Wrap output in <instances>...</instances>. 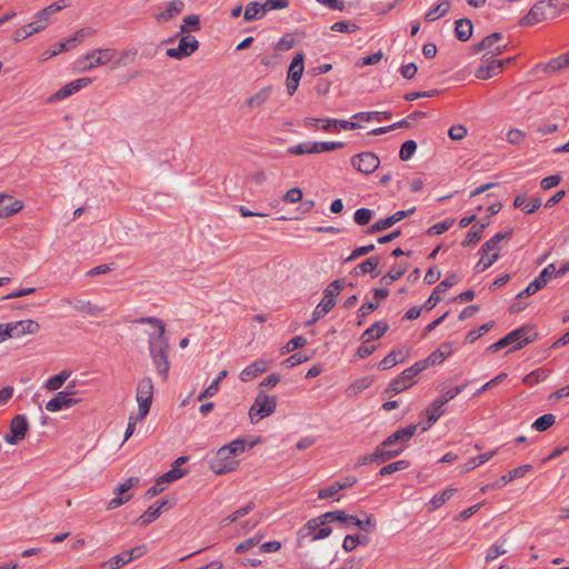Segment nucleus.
<instances>
[{
    "label": "nucleus",
    "mask_w": 569,
    "mask_h": 569,
    "mask_svg": "<svg viewBox=\"0 0 569 569\" xmlns=\"http://www.w3.org/2000/svg\"><path fill=\"white\" fill-rule=\"evenodd\" d=\"M167 505V501L156 502L150 506L143 515L138 519L141 526H147L153 522L161 513V509Z\"/></svg>",
    "instance_id": "obj_35"
},
{
    "label": "nucleus",
    "mask_w": 569,
    "mask_h": 569,
    "mask_svg": "<svg viewBox=\"0 0 569 569\" xmlns=\"http://www.w3.org/2000/svg\"><path fill=\"white\" fill-rule=\"evenodd\" d=\"M547 378V373L543 370H533L523 378V383L533 386Z\"/></svg>",
    "instance_id": "obj_63"
},
{
    "label": "nucleus",
    "mask_w": 569,
    "mask_h": 569,
    "mask_svg": "<svg viewBox=\"0 0 569 569\" xmlns=\"http://www.w3.org/2000/svg\"><path fill=\"white\" fill-rule=\"evenodd\" d=\"M547 17L543 12V2H537L530 11L521 18L520 26L522 27H531L535 26L542 20H545Z\"/></svg>",
    "instance_id": "obj_27"
},
{
    "label": "nucleus",
    "mask_w": 569,
    "mask_h": 569,
    "mask_svg": "<svg viewBox=\"0 0 569 569\" xmlns=\"http://www.w3.org/2000/svg\"><path fill=\"white\" fill-rule=\"evenodd\" d=\"M183 7L184 4L182 0H172L162 11L156 14V19L159 22L170 21L182 12Z\"/></svg>",
    "instance_id": "obj_26"
},
{
    "label": "nucleus",
    "mask_w": 569,
    "mask_h": 569,
    "mask_svg": "<svg viewBox=\"0 0 569 569\" xmlns=\"http://www.w3.org/2000/svg\"><path fill=\"white\" fill-rule=\"evenodd\" d=\"M389 326L387 322L377 321L362 333L361 339L363 342H368L372 339H379L387 332Z\"/></svg>",
    "instance_id": "obj_33"
},
{
    "label": "nucleus",
    "mask_w": 569,
    "mask_h": 569,
    "mask_svg": "<svg viewBox=\"0 0 569 569\" xmlns=\"http://www.w3.org/2000/svg\"><path fill=\"white\" fill-rule=\"evenodd\" d=\"M209 466L216 475H223L236 470L239 466V461L230 453V450L223 446L216 452Z\"/></svg>",
    "instance_id": "obj_8"
},
{
    "label": "nucleus",
    "mask_w": 569,
    "mask_h": 569,
    "mask_svg": "<svg viewBox=\"0 0 569 569\" xmlns=\"http://www.w3.org/2000/svg\"><path fill=\"white\" fill-rule=\"evenodd\" d=\"M423 371V365L418 363V361L411 367L405 369L397 378H395L389 387L386 389V393L389 397H393L395 395L407 390L413 385V378Z\"/></svg>",
    "instance_id": "obj_6"
},
{
    "label": "nucleus",
    "mask_w": 569,
    "mask_h": 569,
    "mask_svg": "<svg viewBox=\"0 0 569 569\" xmlns=\"http://www.w3.org/2000/svg\"><path fill=\"white\" fill-rule=\"evenodd\" d=\"M567 67H569V51L546 63H538L536 69L546 73H552Z\"/></svg>",
    "instance_id": "obj_25"
},
{
    "label": "nucleus",
    "mask_w": 569,
    "mask_h": 569,
    "mask_svg": "<svg viewBox=\"0 0 569 569\" xmlns=\"http://www.w3.org/2000/svg\"><path fill=\"white\" fill-rule=\"evenodd\" d=\"M270 94H271V87L262 88L258 92L252 94L247 100L246 103H247V106L249 108H252V109L261 108L267 102V100L269 99Z\"/></svg>",
    "instance_id": "obj_40"
},
{
    "label": "nucleus",
    "mask_w": 569,
    "mask_h": 569,
    "mask_svg": "<svg viewBox=\"0 0 569 569\" xmlns=\"http://www.w3.org/2000/svg\"><path fill=\"white\" fill-rule=\"evenodd\" d=\"M416 150L417 143L413 140H407L400 148L399 157L401 160L407 161L413 156Z\"/></svg>",
    "instance_id": "obj_59"
},
{
    "label": "nucleus",
    "mask_w": 569,
    "mask_h": 569,
    "mask_svg": "<svg viewBox=\"0 0 569 569\" xmlns=\"http://www.w3.org/2000/svg\"><path fill=\"white\" fill-rule=\"evenodd\" d=\"M350 162L356 170L366 174L372 173L380 164L378 156L370 151L353 156Z\"/></svg>",
    "instance_id": "obj_12"
},
{
    "label": "nucleus",
    "mask_w": 569,
    "mask_h": 569,
    "mask_svg": "<svg viewBox=\"0 0 569 569\" xmlns=\"http://www.w3.org/2000/svg\"><path fill=\"white\" fill-rule=\"evenodd\" d=\"M390 446H386L385 441L379 445L376 450L372 452L375 462L382 463L389 459H392L401 453V448L398 450H389Z\"/></svg>",
    "instance_id": "obj_36"
},
{
    "label": "nucleus",
    "mask_w": 569,
    "mask_h": 569,
    "mask_svg": "<svg viewBox=\"0 0 569 569\" xmlns=\"http://www.w3.org/2000/svg\"><path fill=\"white\" fill-rule=\"evenodd\" d=\"M116 58V50L114 49H94L86 54L79 57L76 60V67L78 70L86 72L90 71L94 68H98L100 66L108 64L110 62H113Z\"/></svg>",
    "instance_id": "obj_2"
},
{
    "label": "nucleus",
    "mask_w": 569,
    "mask_h": 569,
    "mask_svg": "<svg viewBox=\"0 0 569 569\" xmlns=\"http://www.w3.org/2000/svg\"><path fill=\"white\" fill-rule=\"evenodd\" d=\"M419 425H409L405 428H401L390 435L386 440V446H398V448H401V452L405 450L407 443L410 441V439L416 435L418 430Z\"/></svg>",
    "instance_id": "obj_16"
},
{
    "label": "nucleus",
    "mask_w": 569,
    "mask_h": 569,
    "mask_svg": "<svg viewBox=\"0 0 569 569\" xmlns=\"http://www.w3.org/2000/svg\"><path fill=\"white\" fill-rule=\"evenodd\" d=\"M187 473H188L187 469H181V468H178L177 466L172 465V468L168 472L163 473L160 477L161 482H164L166 485H168L172 481H176V480L182 478Z\"/></svg>",
    "instance_id": "obj_54"
},
{
    "label": "nucleus",
    "mask_w": 569,
    "mask_h": 569,
    "mask_svg": "<svg viewBox=\"0 0 569 569\" xmlns=\"http://www.w3.org/2000/svg\"><path fill=\"white\" fill-rule=\"evenodd\" d=\"M10 327L13 338H20L24 335H34L40 330V325L31 319L10 322Z\"/></svg>",
    "instance_id": "obj_23"
},
{
    "label": "nucleus",
    "mask_w": 569,
    "mask_h": 569,
    "mask_svg": "<svg viewBox=\"0 0 569 569\" xmlns=\"http://www.w3.org/2000/svg\"><path fill=\"white\" fill-rule=\"evenodd\" d=\"M555 422L556 417L552 413H546L535 420V422L532 423V428L536 429L537 431L542 432L549 429L551 426H553Z\"/></svg>",
    "instance_id": "obj_49"
},
{
    "label": "nucleus",
    "mask_w": 569,
    "mask_h": 569,
    "mask_svg": "<svg viewBox=\"0 0 569 569\" xmlns=\"http://www.w3.org/2000/svg\"><path fill=\"white\" fill-rule=\"evenodd\" d=\"M472 29L473 27L469 19H459L456 21L455 32L456 37L460 41L469 40L470 37L472 36Z\"/></svg>",
    "instance_id": "obj_41"
},
{
    "label": "nucleus",
    "mask_w": 569,
    "mask_h": 569,
    "mask_svg": "<svg viewBox=\"0 0 569 569\" xmlns=\"http://www.w3.org/2000/svg\"><path fill=\"white\" fill-rule=\"evenodd\" d=\"M451 353V347L449 345H442L433 352H431L425 360L418 361V363L423 365V370H426L429 366H435L441 363Z\"/></svg>",
    "instance_id": "obj_28"
},
{
    "label": "nucleus",
    "mask_w": 569,
    "mask_h": 569,
    "mask_svg": "<svg viewBox=\"0 0 569 569\" xmlns=\"http://www.w3.org/2000/svg\"><path fill=\"white\" fill-rule=\"evenodd\" d=\"M303 60L305 54L302 52H298L290 62L287 77L293 79L295 81H300L305 69Z\"/></svg>",
    "instance_id": "obj_38"
},
{
    "label": "nucleus",
    "mask_w": 569,
    "mask_h": 569,
    "mask_svg": "<svg viewBox=\"0 0 569 569\" xmlns=\"http://www.w3.org/2000/svg\"><path fill=\"white\" fill-rule=\"evenodd\" d=\"M318 122H322V130L329 131L332 128H339L343 130H355L359 126L357 122L348 121V120H337V119H318V118H306L305 126H316Z\"/></svg>",
    "instance_id": "obj_18"
},
{
    "label": "nucleus",
    "mask_w": 569,
    "mask_h": 569,
    "mask_svg": "<svg viewBox=\"0 0 569 569\" xmlns=\"http://www.w3.org/2000/svg\"><path fill=\"white\" fill-rule=\"evenodd\" d=\"M408 467H409V462L407 460H398V461H395V462L383 466L380 469L379 475L380 476L391 475L393 472L405 470Z\"/></svg>",
    "instance_id": "obj_55"
},
{
    "label": "nucleus",
    "mask_w": 569,
    "mask_h": 569,
    "mask_svg": "<svg viewBox=\"0 0 569 569\" xmlns=\"http://www.w3.org/2000/svg\"><path fill=\"white\" fill-rule=\"evenodd\" d=\"M66 7H68V1L67 0H59L48 7H46L44 9H42L41 11H39L37 14H36V20H42L43 22H46V27L50 23L49 22V17L61 11L62 9H64Z\"/></svg>",
    "instance_id": "obj_34"
},
{
    "label": "nucleus",
    "mask_w": 569,
    "mask_h": 569,
    "mask_svg": "<svg viewBox=\"0 0 569 569\" xmlns=\"http://www.w3.org/2000/svg\"><path fill=\"white\" fill-rule=\"evenodd\" d=\"M72 49L71 46L68 43V39L66 41L59 42L53 46L51 50H47L42 53V60H49L56 56H58L61 52L68 51Z\"/></svg>",
    "instance_id": "obj_57"
},
{
    "label": "nucleus",
    "mask_w": 569,
    "mask_h": 569,
    "mask_svg": "<svg viewBox=\"0 0 569 569\" xmlns=\"http://www.w3.org/2000/svg\"><path fill=\"white\" fill-rule=\"evenodd\" d=\"M331 531V528L328 527L327 525L319 526L316 529H309L307 522L306 526L300 530V533L303 537H309L311 541H316L329 537Z\"/></svg>",
    "instance_id": "obj_39"
},
{
    "label": "nucleus",
    "mask_w": 569,
    "mask_h": 569,
    "mask_svg": "<svg viewBox=\"0 0 569 569\" xmlns=\"http://www.w3.org/2000/svg\"><path fill=\"white\" fill-rule=\"evenodd\" d=\"M262 538H263L262 535H256V536H253L251 538H248V539L243 540L242 542H240L236 547L234 551L237 553H242L244 551H248L249 549H251L254 546H257L261 541Z\"/></svg>",
    "instance_id": "obj_58"
},
{
    "label": "nucleus",
    "mask_w": 569,
    "mask_h": 569,
    "mask_svg": "<svg viewBox=\"0 0 569 569\" xmlns=\"http://www.w3.org/2000/svg\"><path fill=\"white\" fill-rule=\"evenodd\" d=\"M137 53L138 51L136 48H129L121 53L120 58L114 62V64L124 66L132 63L137 57Z\"/></svg>",
    "instance_id": "obj_61"
},
{
    "label": "nucleus",
    "mask_w": 569,
    "mask_h": 569,
    "mask_svg": "<svg viewBox=\"0 0 569 569\" xmlns=\"http://www.w3.org/2000/svg\"><path fill=\"white\" fill-rule=\"evenodd\" d=\"M46 28V22L42 20H34L22 28L18 29L13 34V41L19 42L28 37L43 30Z\"/></svg>",
    "instance_id": "obj_29"
},
{
    "label": "nucleus",
    "mask_w": 569,
    "mask_h": 569,
    "mask_svg": "<svg viewBox=\"0 0 569 569\" xmlns=\"http://www.w3.org/2000/svg\"><path fill=\"white\" fill-rule=\"evenodd\" d=\"M72 392L60 391L46 405L49 412H57L63 409H69L77 403V399L71 397Z\"/></svg>",
    "instance_id": "obj_21"
},
{
    "label": "nucleus",
    "mask_w": 569,
    "mask_h": 569,
    "mask_svg": "<svg viewBox=\"0 0 569 569\" xmlns=\"http://www.w3.org/2000/svg\"><path fill=\"white\" fill-rule=\"evenodd\" d=\"M90 83H91L90 78H80L74 81H71V82L67 83L66 86H63L62 88H60L51 97L50 101L63 100V99L68 98L69 96L78 92L80 89L89 86Z\"/></svg>",
    "instance_id": "obj_22"
},
{
    "label": "nucleus",
    "mask_w": 569,
    "mask_h": 569,
    "mask_svg": "<svg viewBox=\"0 0 569 569\" xmlns=\"http://www.w3.org/2000/svg\"><path fill=\"white\" fill-rule=\"evenodd\" d=\"M480 259L475 266V271L480 273L491 267L499 258L500 247H495L493 241H486L479 250Z\"/></svg>",
    "instance_id": "obj_11"
},
{
    "label": "nucleus",
    "mask_w": 569,
    "mask_h": 569,
    "mask_svg": "<svg viewBox=\"0 0 569 569\" xmlns=\"http://www.w3.org/2000/svg\"><path fill=\"white\" fill-rule=\"evenodd\" d=\"M266 13V6H263V3L252 1L248 3L243 13V19L246 21H253L261 19Z\"/></svg>",
    "instance_id": "obj_37"
},
{
    "label": "nucleus",
    "mask_w": 569,
    "mask_h": 569,
    "mask_svg": "<svg viewBox=\"0 0 569 569\" xmlns=\"http://www.w3.org/2000/svg\"><path fill=\"white\" fill-rule=\"evenodd\" d=\"M488 223H481L479 227L473 226L466 234L462 242L463 246H471L481 239V233Z\"/></svg>",
    "instance_id": "obj_51"
},
{
    "label": "nucleus",
    "mask_w": 569,
    "mask_h": 569,
    "mask_svg": "<svg viewBox=\"0 0 569 569\" xmlns=\"http://www.w3.org/2000/svg\"><path fill=\"white\" fill-rule=\"evenodd\" d=\"M555 272H556V266L553 263H549L547 267H545L542 269L540 274L527 286L526 289H523L522 291H520L517 295V298L521 299L525 296H530V295L536 293L538 290L543 288L551 280Z\"/></svg>",
    "instance_id": "obj_13"
},
{
    "label": "nucleus",
    "mask_w": 569,
    "mask_h": 569,
    "mask_svg": "<svg viewBox=\"0 0 569 569\" xmlns=\"http://www.w3.org/2000/svg\"><path fill=\"white\" fill-rule=\"evenodd\" d=\"M343 520H351L353 526L362 527V520L357 519L355 516L347 515L341 510H336V511L326 512L317 518L309 520L308 528L316 529L317 527L325 526L328 522H332V521H341L342 522Z\"/></svg>",
    "instance_id": "obj_10"
},
{
    "label": "nucleus",
    "mask_w": 569,
    "mask_h": 569,
    "mask_svg": "<svg viewBox=\"0 0 569 569\" xmlns=\"http://www.w3.org/2000/svg\"><path fill=\"white\" fill-rule=\"evenodd\" d=\"M403 360L401 351L389 352L378 365L379 369L387 370L396 366L398 362Z\"/></svg>",
    "instance_id": "obj_45"
},
{
    "label": "nucleus",
    "mask_w": 569,
    "mask_h": 569,
    "mask_svg": "<svg viewBox=\"0 0 569 569\" xmlns=\"http://www.w3.org/2000/svg\"><path fill=\"white\" fill-rule=\"evenodd\" d=\"M136 322L150 323L157 328V331L149 336V350L158 373L163 379H167L170 369L168 360L169 343L164 337L166 328L163 322L154 317L140 318Z\"/></svg>",
    "instance_id": "obj_1"
},
{
    "label": "nucleus",
    "mask_w": 569,
    "mask_h": 569,
    "mask_svg": "<svg viewBox=\"0 0 569 569\" xmlns=\"http://www.w3.org/2000/svg\"><path fill=\"white\" fill-rule=\"evenodd\" d=\"M29 425L24 415H17L10 423V432L3 439L9 445H17L24 439Z\"/></svg>",
    "instance_id": "obj_14"
},
{
    "label": "nucleus",
    "mask_w": 569,
    "mask_h": 569,
    "mask_svg": "<svg viewBox=\"0 0 569 569\" xmlns=\"http://www.w3.org/2000/svg\"><path fill=\"white\" fill-rule=\"evenodd\" d=\"M342 289V280H335L325 289L323 297L315 308L312 312V319L309 321V323L316 322L333 308L335 297L338 296Z\"/></svg>",
    "instance_id": "obj_4"
},
{
    "label": "nucleus",
    "mask_w": 569,
    "mask_h": 569,
    "mask_svg": "<svg viewBox=\"0 0 569 569\" xmlns=\"http://www.w3.org/2000/svg\"><path fill=\"white\" fill-rule=\"evenodd\" d=\"M199 48L198 40L191 34H181L178 47L167 49L168 57L181 60L190 57Z\"/></svg>",
    "instance_id": "obj_9"
},
{
    "label": "nucleus",
    "mask_w": 569,
    "mask_h": 569,
    "mask_svg": "<svg viewBox=\"0 0 569 569\" xmlns=\"http://www.w3.org/2000/svg\"><path fill=\"white\" fill-rule=\"evenodd\" d=\"M277 408V399L264 392H259L249 410V418L252 423L272 415Z\"/></svg>",
    "instance_id": "obj_5"
},
{
    "label": "nucleus",
    "mask_w": 569,
    "mask_h": 569,
    "mask_svg": "<svg viewBox=\"0 0 569 569\" xmlns=\"http://www.w3.org/2000/svg\"><path fill=\"white\" fill-rule=\"evenodd\" d=\"M306 343H307L306 338H303L301 336L293 337L282 348V353H288L296 349L302 348Z\"/></svg>",
    "instance_id": "obj_62"
},
{
    "label": "nucleus",
    "mask_w": 569,
    "mask_h": 569,
    "mask_svg": "<svg viewBox=\"0 0 569 569\" xmlns=\"http://www.w3.org/2000/svg\"><path fill=\"white\" fill-rule=\"evenodd\" d=\"M373 217V211L367 208H360L356 210L353 219L359 226L367 224Z\"/></svg>",
    "instance_id": "obj_60"
},
{
    "label": "nucleus",
    "mask_w": 569,
    "mask_h": 569,
    "mask_svg": "<svg viewBox=\"0 0 569 569\" xmlns=\"http://www.w3.org/2000/svg\"><path fill=\"white\" fill-rule=\"evenodd\" d=\"M61 305L69 306L76 311L84 312V313H87L89 316H93V317L99 316L100 313L103 312V308L92 303L89 300H83V299L64 298L61 300Z\"/></svg>",
    "instance_id": "obj_20"
},
{
    "label": "nucleus",
    "mask_w": 569,
    "mask_h": 569,
    "mask_svg": "<svg viewBox=\"0 0 569 569\" xmlns=\"http://www.w3.org/2000/svg\"><path fill=\"white\" fill-rule=\"evenodd\" d=\"M23 208V202L13 199L12 196L0 193V218L10 217Z\"/></svg>",
    "instance_id": "obj_24"
},
{
    "label": "nucleus",
    "mask_w": 569,
    "mask_h": 569,
    "mask_svg": "<svg viewBox=\"0 0 569 569\" xmlns=\"http://www.w3.org/2000/svg\"><path fill=\"white\" fill-rule=\"evenodd\" d=\"M456 492L455 488H448L441 491L438 495H435L429 501V509L431 511L440 508L443 503H446Z\"/></svg>",
    "instance_id": "obj_43"
},
{
    "label": "nucleus",
    "mask_w": 569,
    "mask_h": 569,
    "mask_svg": "<svg viewBox=\"0 0 569 569\" xmlns=\"http://www.w3.org/2000/svg\"><path fill=\"white\" fill-rule=\"evenodd\" d=\"M530 469V465H522L518 468H515L510 470L507 475L501 476L496 482H493L492 488H502L508 482L523 477Z\"/></svg>",
    "instance_id": "obj_30"
},
{
    "label": "nucleus",
    "mask_w": 569,
    "mask_h": 569,
    "mask_svg": "<svg viewBox=\"0 0 569 569\" xmlns=\"http://www.w3.org/2000/svg\"><path fill=\"white\" fill-rule=\"evenodd\" d=\"M415 210H416L415 207L409 210H399L385 219H380L368 229V232L376 233L379 231L387 230L388 228L392 227L397 222H399L402 219L412 214L415 212Z\"/></svg>",
    "instance_id": "obj_17"
},
{
    "label": "nucleus",
    "mask_w": 569,
    "mask_h": 569,
    "mask_svg": "<svg viewBox=\"0 0 569 569\" xmlns=\"http://www.w3.org/2000/svg\"><path fill=\"white\" fill-rule=\"evenodd\" d=\"M94 33L96 30L91 27L82 28L78 30L71 38L68 39V43L71 46V48H76L84 39L91 37Z\"/></svg>",
    "instance_id": "obj_48"
},
{
    "label": "nucleus",
    "mask_w": 569,
    "mask_h": 569,
    "mask_svg": "<svg viewBox=\"0 0 569 569\" xmlns=\"http://www.w3.org/2000/svg\"><path fill=\"white\" fill-rule=\"evenodd\" d=\"M129 563L127 555L122 551L101 563L103 569H119Z\"/></svg>",
    "instance_id": "obj_47"
},
{
    "label": "nucleus",
    "mask_w": 569,
    "mask_h": 569,
    "mask_svg": "<svg viewBox=\"0 0 569 569\" xmlns=\"http://www.w3.org/2000/svg\"><path fill=\"white\" fill-rule=\"evenodd\" d=\"M153 397V382L146 377L138 382L136 400L138 402V418L143 420L149 413Z\"/></svg>",
    "instance_id": "obj_7"
},
{
    "label": "nucleus",
    "mask_w": 569,
    "mask_h": 569,
    "mask_svg": "<svg viewBox=\"0 0 569 569\" xmlns=\"http://www.w3.org/2000/svg\"><path fill=\"white\" fill-rule=\"evenodd\" d=\"M380 260L378 257H370L355 268V273H369L376 270Z\"/></svg>",
    "instance_id": "obj_53"
},
{
    "label": "nucleus",
    "mask_w": 569,
    "mask_h": 569,
    "mask_svg": "<svg viewBox=\"0 0 569 569\" xmlns=\"http://www.w3.org/2000/svg\"><path fill=\"white\" fill-rule=\"evenodd\" d=\"M511 61V58L505 60L492 59L488 61L486 64L479 66L475 71V77L477 79L487 80L497 74H499L506 62Z\"/></svg>",
    "instance_id": "obj_19"
},
{
    "label": "nucleus",
    "mask_w": 569,
    "mask_h": 569,
    "mask_svg": "<svg viewBox=\"0 0 569 569\" xmlns=\"http://www.w3.org/2000/svg\"><path fill=\"white\" fill-rule=\"evenodd\" d=\"M502 39V34L499 32H493L486 38H483L476 47L475 51H486L490 57L501 54L507 50L506 44H500V40Z\"/></svg>",
    "instance_id": "obj_15"
},
{
    "label": "nucleus",
    "mask_w": 569,
    "mask_h": 569,
    "mask_svg": "<svg viewBox=\"0 0 569 569\" xmlns=\"http://www.w3.org/2000/svg\"><path fill=\"white\" fill-rule=\"evenodd\" d=\"M267 370V362L262 359L257 360L249 366H247L240 373V379L242 381H250L254 379L258 375L264 372Z\"/></svg>",
    "instance_id": "obj_32"
},
{
    "label": "nucleus",
    "mask_w": 569,
    "mask_h": 569,
    "mask_svg": "<svg viewBox=\"0 0 569 569\" xmlns=\"http://www.w3.org/2000/svg\"><path fill=\"white\" fill-rule=\"evenodd\" d=\"M71 372L62 370L56 376L49 378L46 382V388L51 391H56L62 387V385L70 378Z\"/></svg>",
    "instance_id": "obj_44"
},
{
    "label": "nucleus",
    "mask_w": 569,
    "mask_h": 569,
    "mask_svg": "<svg viewBox=\"0 0 569 569\" xmlns=\"http://www.w3.org/2000/svg\"><path fill=\"white\" fill-rule=\"evenodd\" d=\"M536 337L537 332L532 327H521L491 345L490 350L498 351L507 346H512V349H518L533 341Z\"/></svg>",
    "instance_id": "obj_3"
},
{
    "label": "nucleus",
    "mask_w": 569,
    "mask_h": 569,
    "mask_svg": "<svg viewBox=\"0 0 569 569\" xmlns=\"http://www.w3.org/2000/svg\"><path fill=\"white\" fill-rule=\"evenodd\" d=\"M497 452H498V449H495V450L481 453L477 458L470 459L468 462H466L463 465L462 472H469L472 469L477 468L478 466L489 461Z\"/></svg>",
    "instance_id": "obj_42"
},
{
    "label": "nucleus",
    "mask_w": 569,
    "mask_h": 569,
    "mask_svg": "<svg viewBox=\"0 0 569 569\" xmlns=\"http://www.w3.org/2000/svg\"><path fill=\"white\" fill-rule=\"evenodd\" d=\"M443 403L436 399L426 408L425 415L427 417V425L422 426V431L428 430L431 427V425L435 423L443 415Z\"/></svg>",
    "instance_id": "obj_31"
},
{
    "label": "nucleus",
    "mask_w": 569,
    "mask_h": 569,
    "mask_svg": "<svg viewBox=\"0 0 569 569\" xmlns=\"http://www.w3.org/2000/svg\"><path fill=\"white\" fill-rule=\"evenodd\" d=\"M467 132H468V130L465 126L453 124L450 127V129L448 131V136L450 137V139H452L455 141H460L467 136Z\"/></svg>",
    "instance_id": "obj_64"
},
{
    "label": "nucleus",
    "mask_w": 569,
    "mask_h": 569,
    "mask_svg": "<svg viewBox=\"0 0 569 569\" xmlns=\"http://www.w3.org/2000/svg\"><path fill=\"white\" fill-rule=\"evenodd\" d=\"M449 8H450V3L448 1H443V2L439 3L437 7L430 9L426 13V20L435 21V20L441 18L442 16H445L448 12Z\"/></svg>",
    "instance_id": "obj_52"
},
{
    "label": "nucleus",
    "mask_w": 569,
    "mask_h": 569,
    "mask_svg": "<svg viewBox=\"0 0 569 569\" xmlns=\"http://www.w3.org/2000/svg\"><path fill=\"white\" fill-rule=\"evenodd\" d=\"M315 142L308 141L298 143L288 149V152L291 154H311L317 153V149L313 148Z\"/></svg>",
    "instance_id": "obj_56"
},
{
    "label": "nucleus",
    "mask_w": 569,
    "mask_h": 569,
    "mask_svg": "<svg viewBox=\"0 0 569 569\" xmlns=\"http://www.w3.org/2000/svg\"><path fill=\"white\" fill-rule=\"evenodd\" d=\"M406 271H407V266L406 264L405 266L399 264V266L392 267L388 271V273L381 278V282H383L387 286H389L393 281H396L399 278H401L405 274Z\"/></svg>",
    "instance_id": "obj_50"
},
{
    "label": "nucleus",
    "mask_w": 569,
    "mask_h": 569,
    "mask_svg": "<svg viewBox=\"0 0 569 569\" xmlns=\"http://www.w3.org/2000/svg\"><path fill=\"white\" fill-rule=\"evenodd\" d=\"M200 29V18L197 14H189L183 18V23L180 26V31L176 36L183 34L189 30H199Z\"/></svg>",
    "instance_id": "obj_46"
}]
</instances>
